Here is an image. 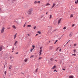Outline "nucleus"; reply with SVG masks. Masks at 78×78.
I'll return each instance as SVG.
<instances>
[{
	"instance_id": "1",
	"label": "nucleus",
	"mask_w": 78,
	"mask_h": 78,
	"mask_svg": "<svg viewBox=\"0 0 78 78\" xmlns=\"http://www.w3.org/2000/svg\"><path fill=\"white\" fill-rule=\"evenodd\" d=\"M33 8H30L28 10L26 11L25 14L27 16H30L31 14V12L33 11Z\"/></svg>"
},
{
	"instance_id": "2",
	"label": "nucleus",
	"mask_w": 78,
	"mask_h": 78,
	"mask_svg": "<svg viewBox=\"0 0 78 78\" xmlns=\"http://www.w3.org/2000/svg\"><path fill=\"white\" fill-rule=\"evenodd\" d=\"M43 48L42 47H40V52H39V56H41V53H42V51L43 50L42 49Z\"/></svg>"
},
{
	"instance_id": "3",
	"label": "nucleus",
	"mask_w": 78,
	"mask_h": 78,
	"mask_svg": "<svg viewBox=\"0 0 78 78\" xmlns=\"http://www.w3.org/2000/svg\"><path fill=\"white\" fill-rule=\"evenodd\" d=\"M34 3V4H37V3L40 4L41 3V2L40 1H35Z\"/></svg>"
},
{
	"instance_id": "4",
	"label": "nucleus",
	"mask_w": 78,
	"mask_h": 78,
	"mask_svg": "<svg viewBox=\"0 0 78 78\" xmlns=\"http://www.w3.org/2000/svg\"><path fill=\"white\" fill-rule=\"evenodd\" d=\"M5 30V27H3L2 28V30H1V33H3L4 32V30Z\"/></svg>"
},
{
	"instance_id": "5",
	"label": "nucleus",
	"mask_w": 78,
	"mask_h": 78,
	"mask_svg": "<svg viewBox=\"0 0 78 78\" xmlns=\"http://www.w3.org/2000/svg\"><path fill=\"white\" fill-rule=\"evenodd\" d=\"M56 5V4H55V3H53V5L52 6L51 9H52V8H54V6H55Z\"/></svg>"
},
{
	"instance_id": "6",
	"label": "nucleus",
	"mask_w": 78,
	"mask_h": 78,
	"mask_svg": "<svg viewBox=\"0 0 78 78\" xmlns=\"http://www.w3.org/2000/svg\"><path fill=\"white\" fill-rule=\"evenodd\" d=\"M50 5V4L49 3H47L45 4V6H48V5Z\"/></svg>"
},
{
	"instance_id": "7",
	"label": "nucleus",
	"mask_w": 78,
	"mask_h": 78,
	"mask_svg": "<svg viewBox=\"0 0 78 78\" xmlns=\"http://www.w3.org/2000/svg\"><path fill=\"white\" fill-rule=\"evenodd\" d=\"M16 37H17V34H16L14 36V39H15L16 38Z\"/></svg>"
},
{
	"instance_id": "8",
	"label": "nucleus",
	"mask_w": 78,
	"mask_h": 78,
	"mask_svg": "<svg viewBox=\"0 0 78 78\" xmlns=\"http://www.w3.org/2000/svg\"><path fill=\"white\" fill-rule=\"evenodd\" d=\"M12 27L13 28H14V29H16V26L15 25L12 26Z\"/></svg>"
},
{
	"instance_id": "9",
	"label": "nucleus",
	"mask_w": 78,
	"mask_h": 78,
	"mask_svg": "<svg viewBox=\"0 0 78 78\" xmlns=\"http://www.w3.org/2000/svg\"><path fill=\"white\" fill-rule=\"evenodd\" d=\"M72 33L71 32L69 34V37H72Z\"/></svg>"
},
{
	"instance_id": "10",
	"label": "nucleus",
	"mask_w": 78,
	"mask_h": 78,
	"mask_svg": "<svg viewBox=\"0 0 78 78\" xmlns=\"http://www.w3.org/2000/svg\"><path fill=\"white\" fill-rule=\"evenodd\" d=\"M27 61H28V58H26L24 60V62H27Z\"/></svg>"
},
{
	"instance_id": "11",
	"label": "nucleus",
	"mask_w": 78,
	"mask_h": 78,
	"mask_svg": "<svg viewBox=\"0 0 78 78\" xmlns=\"http://www.w3.org/2000/svg\"><path fill=\"white\" fill-rule=\"evenodd\" d=\"M56 67V66H54L53 67H52V69H55V68Z\"/></svg>"
},
{
	"instance_id": "12",
	"label": "nucleus",
	"mask_w": 78,
	"mask_h": 78,
	"mask_svg": "<svg viewBox=\"0 0 78 78\" xmlns=\"http://www.w3.org/2000/svg\"><path fill=\"white\" fill-rule=\"evenodd\" d=\"M61 19L59 20L58 21V23H60V22H61Z\"/></svg>"
},
{
	"instance_id": "13",
	"label": "nucleus",
	"mask_w": 78,
	"mask_h": 78,
	"mask_svg": "<svg viewBox=\"0 0 78 78\" xmlns=\"http://www.w3.org/2000/svg\"><path fill=\"white\" fill-rule=\"evenodd\" d=\"M78 3V0H76V1H75V3L76 4H77Z\"/></svg>"
},
{
	"instance_id": "14",
	"label": "nucleus",
	"mask_w": 78,
	"mask_h": 78,
	"mask_svg": "<svg viewBox=\"0 0 78 78\" xmlns=\"http://www.w3.org/2000/svg\"><path fill=\"white\" fill-rule=\"evenodd\" d=\"M32 47H33V48L32 49H33V50H34V48H35V46H34V45H32Z\"/></svg>"
},
{
	"instance_id": "15",
	"label": "nucleus",
	"mask_w": 78,
	"mask_h": 78,
	"mask_svg": "<svg viewBox=\"0 0 78 78\" xmlns=\"http://www.w3.org/2000/svg\"><path fill=\"white\" fill-rule=\"evenodd\" d=\"M52 18V15H51V14L50 16L49 19H51Z\"/></svg>"
},
{
	"instance_id": "16",
	"label": "nucleus",
	"mask_w": 78,
	"mask_h": 78,
	"mask_svg": "<svg viewBox=\"0 0 78 78\" xmlns=\"http://www.w3.org/2000/svg\"><path fill=\"white\" fill-rule=\"evenodd\" d=\"M50 50H52V49H53V47H52V46L50 47Z\"/></svg>"
},
{
	"instance_id": "17",
	"label": "nucleus",
	"mask_w": 78,
	"mask_h": 78,
	"mask_svg": "<svg viewBox=\"0 0 78 78\" xmlns=\"http://www.w3.org/2000/svg\"><path fill=\"white\" fill-rule=\"evenodd\" d=\"M17 41H16V42H15V44H14V45H16V44H17Z\"/></svg>"
},
{
	"instance_id": "18",
	"label": "nucleus",
	"mask_w": 78,
	"mask_h": 78,
	"mask_svg": "<svg viewBox=\"0 0 78 78\" xmlns=\"http://www.w3.org/2000/svg\"><path fill=\"white\" fill-rule=\"evenodd\" d=\"M12 68V66L10 65V66L9 67V69H11Z\"/></svg>"
},
{
	"instance_id": "19",
	"label": "nucleus",
	"mask_w": 78,
	"mask_h": 78,
	"mask_svg": "<svg viewBox=\"0 0 78 78\" xmlns=\"http://www.w3.org/2000/svg\"><path fill=\"white\" fill-rule=\"evenodd\" d=\"M73 17V14H71V15L70 16V17Z\"/></svg>"
},
{
	"instance_id": "20",
	"label": "nucleus",
	"mask_w": 78,
	"mask_h": 78,
	"mask_svg": "<svg viewBox=\"0 0 78 78\" xmlns=\"http://www.w3.org/2000/svg\"><path fill=\"white\" fill-rule=\"evenodd\" d=\"M69 78H73V76H70Z\"/></svg>"
},
{
	"instance_id": "21",
	"label": "nucleus",
	"mask_w": 78,
	"mask_h": 78,
	"mask_svg": "<svg viewBox=\"0 0 78 78\" xmlns=\"http://www.w3.org/2000/svg\"><path fill=\"white\" fill-rule=\"evenodd\" d=\"M2 47H0V51H2Z\"/></svg>"
},
{
	"instance_id": "22",
	"label": "nucleus",
	"mask_w": 78,
	"mask_h": 78,
	"mask_svg": "<svg viewBox=\"0 0 78 78\" xmlns=\"http://www.w3.org/2000/svg\"><path fill=\"white\" fill-rule=\"evenodd\" d=\"M37 70H38V69H37L35 70V72H37Z\"/></svg>"
},
{
	"instance_id": "23",
	"label": "nucleus",
	"mask_w": 78,
	"mask_h": 78,
	"mask_svg": "<svg viewBox=\"0 0 78 78\" xmlns=\"http://www.w3.org/2000/svg\"><path fill=\"white\" fill-rule=\"evenodd\" d=\"M61 37H62V36H61L60 38H58V39H59V40H60V39H61Z\"/></svg>"
},
{
	"instance_id": "24",
	"label": "nucleus",
	"mask_w": 78,
	"mask_h": 78,
	"mask_svg": "<svg viewBox=\"0 0 78 78\" xmlns=\"http://www.w3.org/2000/svg\"><path fill=\"white\" fill-rule=\"evenodd\" d=\"M27 27H31V26L30 25H28Z\"/></svg>"
},
{
	"instance_id": "25",
	"label": "nucleus",
	"mask_w": 78,
	"mask_h": 78,
	"mask_svg": "<svg viewBox=\"0 0 78 78\" xmlns=\"http://www.w3.org/2000/svg\"><path fill=\"white\" fill-rule=\"evenodd\" d=\"M38 33H39V34H41V32L40 31H38Z\"/></svg>"
},
{
	"instance_id": "26",
	"label": "nucleus",
	"mask_w": 78,
	"mask_h": 78,
	"mask_svg": "<svg viewBox=\"0 0 78 78\" xmlns=\"http://www.w3.org/2000/svg\"><path fill=\"white\" fill-rule=\"evenodd\" d=\"M34 49H30V52H32V51H33V50Z\"/></svg>"
},
{
	"instance_id": "27",
	"label": "nucleus",
	"mask_w": 78,
	"mask_h": 78,
	"mask_svg": "<svg viewBox=\"0 0 78 78\" xmlns=\"http://www.w3.org/2000/svg\"><path fill=\"white\" fill-rule=\"evenodd\" d=\"M50 60H51V61H53V58H51V59H50Z\"/></svg>"
},
{
	"instance_id": "28",
	"label": "nucleus",
	"mask_w": 78,
	"mask_h": 78,
	"mask_svg": "<svg viewBox=\"0 0 78 78\" xmlns=\"http://www.w3.org/2000/svg\"><path fill=\"white\" fill-rule=\"evenodd\" d=\"M76 55L75 54H74L72 55L73 56H76Z\"/></svg>"
},
{
	"instance_id": "29",
	"label": "nucleus",
	"mask_w": 78,
	"mask_h": 78,
	"mask_svg": "<svg viewBox=\"0 0 78 78\" xmlns=\"http://www.w3.org/2000/svg\"><path fill=\"white\" fill-rule=\"evenodd\" d=\"M14 22H16V23H18V24H19V23L17 22L16 21H14Z\"/></svg>"
},
{
	"instance_id": "30",
	"label": "nucleus",
	"mask_w": 78,
	"mask_h": 78,
	"mask_svg": "<svg viewBox=\"0 0 78 78\" xmlns=\"http://www.w3.org/2000/svg\"><path fill=\"white\" fill-rule=\"evenodd\" d=\"M12 50L14 51V48H13Z\"/></svg>"
},
{
	"instance_id": "31",
	"label": "nucleus",
	"mask_w": 78,
	"mask_h": 78,
	"mask_svg": "<svg viewBox=\"0 0 78 78\" xmlns=\"http://www.w3.org/2000/svg\"><path fill=\"white\" fill-rule=\"evenodd\" d=\"M66 27H64L63 28V30H66Z\"/></svg>"
},
{
	"instance_id": "32",
	"label": "nucleus",
	"mask_w": 78,
	"mask_h": 78,
	"mask_svg": "<svg viewBox=\"0 0 78 78\" xmlns=\"http://www.w3.org/2000/svg\"><path fill=\"white\" fill-rule=\"evenodd\" d=\"M42 59V57H39L38 59L39 60L40 59Z\"/></svg>"
},
{
	"instance_id": "33",
	"label": "nucleus",
	"mask_w": 78,
	"mask_h": 78,
	"mask_svg": "<svg viewBox=\"0 0 78 78\" xmlns=\"http://www.w3.org/2000/svg\"><path fill=\"white\" fill-rule=\"evenodd\" d=\"M57 42H58V40H56L55 42L54 43L55 44H56Z\"/></svg>"
},
{
	"instance_id": "34",
	"label": "nucleus",
	"mask_w": 78,
	"mask_h": 78,
	"mask_svg": "<svg viewBox=\"0 0 78 78\" xmlns=\"http://www.w3.org/2000/svg\"><path fill=\"white\" fill-rule=\"evenodd\" d=\"M34 56V55H31V56H30V58H33Z\"/></svg>"
},
{
	"instance_id": "35",
	"label": "nucleus",
	"mask_w": 78,
	"mask_h": 78,
	"mask_svg": "<svg viewBox=\"0 0 78 78\" xmlns=\"http://www.w3.org/2000/svg\"><path fill=\"white\" fill-rule=\"evenodd\" d=\"M73 51H74V52L75 53V52L76 51V49L74 50Z\"/></svg>"
},
{
	"instance_id": "36",
	"label": "nucleus",
	"mask_w": 78,
	"mask_h": 78,
	"mask_svg": "<svg viewBox=\"0 0 78 78\" xmlns=\"http://www.w3.org/2000/svg\"><path fill=\"white\" fill-rule=\"evenodd\" d=\"M11 28V27H8L7 28V29H8V30H9V29H10Z\"/></svg>"
},
{
	"instance_id": "37",
	"label": "nucleus",
	"mask_w": 78,
	"mask_h": 78,
	"mask_svg": "<svg viewBox=\"0 0 78 78\" xmlns=\"http://www.w3.org/2000/svg\"><path fill=\"white\" fill-rule=\"evenodd\" d=\"M4 73H5V75H6V71H5Z\"/></svg>"
},
{
	"instance_id": "38",
	"label": "nucleus",
	"mask_w": 78,
	"mask_h": 78,
	"mask_svg": "<svg viewBox=\"0 0 78 78\" xmlns=\"http://www.w3.org/2000/svg\"><path fill=\"white\" fill-rule=\"evenodd\" d=\"M36 26H35L34 27V30H35V29H36Z\"/></svg>"
},
{
	"instance_id": "39",
	"label": "nucleus",
	"mask_w": 78,
	"mask_h": 78,
	"mask_svg": "<svg viewBox=\"0 0 78 78\" xmlns=\"http://www.w3.org/2000/svg\"><path fill=\"white\" fill-rule=\"evenodd\" d=\"M76 44H74V47H75V46H76Z\"/></svg>"
},
{
	"instance_id": "40",
	"label": "nucleus",
	"mask_w": 78,
	"mask_h": 78,
	"mask_svg": "<svg viewBox=\"0 0 78 78\" xmlns=\"http://www.w3.org/2000/svg\"><path fill=\"white\" fill-rule=\"evenodd\" d=\"M74 25H74V24H73L72 25V27H74Z\"/></svg>"
},
{
	"instance_id": "41",
	"label": "nucleus",
	"mask_w": 78,
	"mask_h": 78,
	"mask_svg": "<svg viewBox=\"0 0 78 78\" xmlns=\"http://www.w3.org/2000/svg\"><path fill=\"white\" fill-rule=\"evenodd\" d=\"M62 70H66V69H63Z\"/></svg>"
},
{
	"instance_id": "42",
	"label": "nucleus",
	"mask_w": 78,
	"mask_h": 78,
	"mask_svg": "<svg viewBox=\"0 0 78 78\" xmlns=\"http://www.w3.org/2000/svg\"><path fill=\"white\" fill-rule=\"evenodd\" d=\"M16 55H17V54H18V52H17L16 53Z\"/></svg>"
},
{
	"instance_id": "43",
	"label": "nucleus",
	"mask_w": 78,
	"mask_h": 78,
	"mask_svg": "<svg viewBox=\"0 0 78 78\" xmlns=\"http://www.w3.org/2000/svg\"><path fill=\"white\" fill-rule=\"evenodd\" d=\"M56 69L54 70V72H56Z\"/></svg>"
},
{
	"instance_id": "44",
	"label": "nucleus",
	"mask_w": 78,
	"mask_h": 78,
	"mask_svg": "<svg viewBox=\"0 0 78 78\" xmlns=\"http://www.w3.org/2000/svg\"><path fill=\"white\" fill-rule=\"evenodd\" d=\"M27 35L29 36H30V34H27Z\"/></svg>"
},
{
	"instance_id": "45",
	"label": "nucleus",
	"mask_w": 78,
	"mask_h": 78,
	"mask_svg": "<svg viewBox=\"0 0 78 78\" xmlns=\"http://www.w3.org/2000/svg\"><path fill=\"white\" fill-rule=\"evenodd\" d=\"M25 27V24H24L23 26V27Z\"/></svg>"
},
{
	"instance_id": "46",
	"label": "nucleus",
	"mask_w": 78,
	"mask_h": 78,
	"mask_svg": "<svg viewBox=\"0 0 78 78\" xmlns=\"http://www.w3.org/2000/svg\"><path fill=\"white\" fill-rule=\"evenodd\" d=\"M38 35V34H37L36 35V36H37V35Z\"/></svg>"
},
{
	"instance_id": "47",
	"label": "nucleus",
	"mask_w": 78,
	"mask_h": 78,
	"mask_svg": "<svg viewBox=\"0 0 78 78\" xmlns=\"http://www.w3.org/2000/svg\"><path fill=\"white\" fill-rule=\"evenodd\" d=\"M59 51H61V49H60L59 50Z\"/></svg>"
},
{
	"instance_id": "48",
	"label": "nucleus",
	"mask_w": 78,
	"mask_h": 78,
	"mask_svg": "<svg viewBox=\"0 0 78 78\" xmlns=\"http://www.w3.org/2000/svg\"><path fill=\"white\" fill-rule=\"evenodd\" d=\"M0 12H1V8H0Z\"/></svg>"
},
{
	"instance_id": "49",
	"label": "nucleus",
	"mask_w": 78,
	"mask_h": 78,
	"mask_svg": "<svg viewBox=\"0 0 78 78\" xmlns=\"http://www.w3.org/2000/svg\"><path fill=\"white\" fill-rule=\"evenodd\" d=\"M4 68H5V65H4Z\"/></svg>"
},
{
	"instance_id": "50",
	"label": "nucleus",
	"mask_w": 78,
	"mask_h": 78,
	"mask_svg": "<svg viewBox=\"0 0 78 78\" xmlns=\"http://www.w3.org/2000/svg\"><path fill=\"white\" fill-rule=\"evenodd\" d=\"M59 47H58L57 49V50L59 48Z\"/></svg>"
},
{
	"instance_id": "51",
	"label": "nucleus",
	"mask_w": 78,
	"mask_h": 78,
	"mask_svg": "<svg viewBox=\"0 0 78 78\" xmlns=\"http://www.w3.org/2000/svg\"><path fill=\"white\" fill-rule=\"evenodd\" d=\"M69 43V42H68L66 43V44H68V43Z\"/></svg>"
},
{
	"instance_id": "52",
	"label": "nucleus",
	"mask_w": 78,
	"mask_h": 78,
	"mask_svg": "<svg viewBox=\"0 0 78 78\" xmlns=\"http://www.w3.org/2000/svg\"><path fill=\"white\" fill-rule=\"evenodd\" d=\"M48 14V12H47L46 13V14Z\"/></svg>"
},
{
	"instance_id": "53",
	"label": "nucleus",
	"mask_w": 78,
	"mask_h": 78,
	"mask_svg": "<svg viewBox=\"0 0 78 78\" xmlns=\"http://www.w3.org/2000/svg\"><path fill=\"white\" fill-rule=\"evenodd\" d=\"M70 40H69V41H68V42H70Z\"/></svg>"
},
{
	"instance_id": "54",
	"label": "nucleus",
	"mask_w": 78,
	"mask_h": 78,
	"mask_svg": "<svg viewBox=\"0 0 78 78\" xmlns=\"http://www.w3.org/2000/svg\"><path fill=\"white\" fill-rule=\"evenodd\" d=\"M10 59H11V57H10Z\"/></svg>"
},
{
	"instance_id": "55",
	"label": "nucleus",
	"mask_w": 78,
	"mask_h": 78,
	"mask_svg": "<svg viewBox=\"0 0 78 78\" xmlns=\"http://www.w3.org/2000/svg\"><path fill=\"white\" fill-rule=\"evenodd\" d=\"M13 51H12V52H13Z\"/></svg>"
},
{
	"instance_id": "56",
	"label": "nucleus",
	"mask_w": 78,
	"mask_h": 78,
	"mask_svg": "<svg viewBox=\"0 0 78 78\" xmlns=\"http://www.w3.org/2000/svg\"><path fill=\"white\" fill-rule=\"evenodd\" d=\"M55 61H56V60H55Z\"/></svg>"
},
{
	"instance_id": "57",
	"label": "nucleus",
	"mask_w": 78,
	"mask_h": 78,
	"mask_svg": "<svg viewBox=\"0 0 78 78\" xmlns=\"http://www.w3.org/2000/svg\"><path fill=\"white\" fill-rule=\"evenodd\" d=\"M4 78H5V77H4Z\"/></svg>"
}]
</instances>
